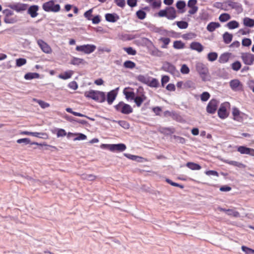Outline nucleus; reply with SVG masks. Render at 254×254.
Listing matches in <instances>:
<instances>
[{
  "label": "nucleus",
  "mask_w": 254,
  "mask_h": 254,
  "mask_svg": "<svg viewBox=\"0 0 254 254\" xmlns=\"http://www.w3.org/2000/svg\"><path fill=\"white\" fill-rule=\"evenodd\" d=\"M85 97L91 98L99 102H103L106 100V95L104 92L99 91L90 90L84 93Z\"/></svg>",
  "instance_id": "1"
},
{
  "label": "nucleus",
  "mask_w": 254,
  "mask_h": 254,
  "mask_svg": "<svg viewBox=\"0 0 254 254\" xmlns=\"http://www.w3.org/2000/svg\"><path fill=\"white\" fill-rule=\"evenodd\" d=\"M195 69L203 81L208 80V69L205 64L201 63H197L195 64Z\"/></svg>",
  "instance_id": "2"
},
{
  "label": "nucleus",
  "mask_w": 254,
  "mask_h": 254,
  "mask_svg": "<svg viewBox=\"0 0 254 254\" xmlns=\"http://www.w3.org/2000/svg\"><path fill=\"white\" fill-rule=\"evenodd\" d=\"M101 148L103 149H107L112 152H123L125 151L127 147L125 144H102Z\"/></svg>",
  "instance_id": "3"
},
{
  "label": "nucleus",
  "mask_w": 254,
  "mask_h": 254,
  "mask_svg": "<svg viewBox=\"0 0 254 254\" xmlns=\"http://www.w3.org/2000/svg\"><path fill=\"white\" fill-rule=\"evenodd\" d=\"M115 107L117 111L124 114H129L133 112V109L129 105L123 102H120Z\"/></svg>",
  "instance_id": "4"
},
{
  "label": "nucleus",
  "mask_w": 254,
  "mask_h": 254,
  "mask_svg": "<svg viewBox=\"0 0 254 254\" xmlns=\"http://www.w3.org/2000/svg\"><path fill=\"white\" fill-rule=\"evenodd\" d=\"M3 13L4 15V21L6 23H14L17 21L16 17L14 15L13 12L8 9L3 10Z\"/></svg>",
  "instance_id": "5"
},
{
  "label": "nucleus",
  "mask_w": 254,
  "mask_h": 254,
  "mask_svg": "<svg viewBox=\"0 0 254 254\" xmlns=\"http://www.w3.org/2000/svg\"><path fill=\"white\" fill-rule=\"evenodd\" d=\"M43 8L46 11L58 12L60 10V5L55 4L53 1H49L43 4Z\"/></svg>",
  "instance_id": "6"
},
{
  "label": "nucleus",
  "mask_w": 254,
  "mask_h": 254,
  "mask_svg": "<svg viewBox=\"0 0 254 254\" xmlns=\"http://www.w3.org/2000/svg\"><path fill=\"white\" fill-rule=\"evenodd\" d=\"M95 49L96 46L95 45L89 44L77 46L76 47V51L82 52L86 54H89L93 52Z\"/></svg>",
  "instance_id": "7"
},
{
  "label": "nucleus",
  "mask_w": 254,
  "mask_h": 254,
  "mask_svg": "<svg viewBox=\"0 0 254 254\" xmlns=\"http://www.w3.org/2000/svg\"><path fill=\"white\" fill-rule=\"evenodd\" d=\"M230 104L228 102H225L222 104L218 111V115L221 119H224L228 116V113L227 109L229 108Z\"/></svg>",
  "instance_id": "8"
},
{
  "label": "nucleus",
  "mask_w": 254,
  "mask_h": 254,
  "mask_svg": "<svg viewBox=\"0 0 254 254\" xmlns=\"http://www.w3.org/2000/svg\"><path fill=\"white\" fill-rule=\"evenodd\" d=\"M219 103V101L216 99L211 100L206 107L207 112L210 114H214L217 109Z\"/></svg>",
  "instance_id": "9"
},
{
  "label": "nucleus",
  "mask_w": 254,
  "mask_h": 254,
  "mask_svg": "<svg viewBox=\"0 0 254 254\" xmlns=\"http://www.w3.org/2000/svg\"><path fill=\"white\" fill-rule=\"evenodd\" d=\"M243 62L247 65H252L254 62V55L244 53L241 54Z\"/></svg>",
  "instance_id": "10"
},
{
  "label": "nucleus",
  "mask_w": 254,
  "mask_h": 254,
  "mask_svg": "<svg viewBox=\"0 0 254 254\" xmlns=\"http://www.w3.org/2000/svg\"><path fill=\"white\" fill-rule=\"evenodd\" d=\"M232 115L234 120L241 122L243 121L245 114L241 112L238 108L234 107L232 110Z\"/></svg>",
  "instance_id": "11"
},
{
  "label": "nucleus",
  "mask_w": 254,
  "mask_h": 254,
  "mask_svg": "<svg viewBox=\"0 0 254 254\" xmlns=\"http://www.w3.org/2000/svg\"><path fill=\"white\" fill-rule=\"evenodd\" d=\"M197 3L196 0H189L188 2V6L190 8L188 11L190 14H194L198 11V7L196 6Z\"/></svg>",
  "instance_id": "12"
},
{
  "label": "nucleus",
  "mask_w": 254,
  "mask_h": 254,
  "mask_svg": "<svg viewBox=\"0 0 254 254\" xmlns=\"http://www.w3.org/2000/svg\"><path fill=\"white\" fill-rule=\"evenodd\" d=\"M9 7L16 12H19L25 10L27 8V4L21 3L11 4Z\"/></svg>",
  "instance_id": "13"
},
{
  "label": "nucleus",
  "mask_w": 254,
  "mask_h": 254,
  "mask_svg": "<svg viewBox=\"0 0 254 254\" xmlns=\"http://www.w3.org/2000/svg\"><path fill=\"white\" fill-rule=\"evenodd\" d=\"M237 151L242 154H247L254 156V149L244 146H240L237 147Z\"/></svg>",
  "instance_id": "14"
},
{
  "label": "nucleus",
  "mask_w": 254,
  "mask_h": 254,
  "mask_svg": "<svg viewBox=\"0 0 254 254\" xmlns=\"http://www.w3.org/2000/svg\"><path fill=\"white\" fill-rule=\"evenodd\" d=\"M37 43L43 52L46 54H50L52 52V49L50 46L42 40H38Z\"/></svg>",
  "instance_id": "15"
},
{
  "label": "nucleus",
  "mask_w": 254,
  "mask_h": 254,
  "mask_svg": "<svg viewBox=\"0 0 254 254\" xmlns=\"http://www.w3.org/2000/svg\"><path fill=\"white\" fill-rule=\"evenodd\" d=\"M162 68L167 71L171 73H174L176 70L174 65L168 62H165L163 64Z\"/></svg>",
  "instance_id": "16"
},
{
  "label": "nucleus",
  "mask_w": 254,
  "mask_h": 254,
  "mask_svg": "<svg viewBox=\"0 0 254 254\" xmlns=\"http://www.w3.org/2000/svg\"><path fill=\"white\" fill-rule=\"evenodd\" d=\"M21 134L23 135H31L33 136L42 138H48V135L46 133H41V132H29V131H23L21 133Z\"/></svg>",
  "instance_id": "17"
},
{
  "label": "nucleus",
  "mask_w": 254,
  "mask_h": 254,
  "mask_svg": "<svg viewBox=\"0 0 254 254\" xmlns=\"http://www.w3.org/2000/svg\"><path fill=\"white\" fill-rule=\"evenodd\" d=\"M231 88L235 91L239 90L242 89V85L240 81L238 79H234L230 82Z\"/></svg>",
  "instance_id": "18"
},
{
  "label": "nucleus",
  "mask_w": 254,
  "mask_h": 254,
  "mask_svg": "<svg viewBox=\"0 0 254 254\" xmlns=\"http://www.w3.org/2000/svg\"><path fill=\"white\" fill-rule=\"evenodd\" d=\"M167 18L169 20H173L177 17L176 10L173 7H167Z\"/></svg>",
  "instance_id": "19"
},
{
  "label": "nucleus",
  "mask_w": 254,
  "mask_h": 254,
  "mask_svg": "<svg viewBox=\"0 0 254 254\" xmlns=\"http://www.w3.org/2000/svg\"><path fill=\"white\" fill-rule=\"evenodd\" d=\"M38 10L39 6L38 5H32L29 7L27 13L30 14L31 17L35 18L38 15L37 12Z\"/></svg>",
  "instance_id": "20"
},
{
  "label": "nucleus",
  "mask_w": 254,
  "mask_h": 254,
  "mask_svg": "<svg viewBox=\"0 0 254 254\" xmlns=\"http://www.w3.org/2000/svg\"><path fill=\"white\" fill-rule=\"evenodd\" d=\"M106 20L110 22H115L120 18L116 13H107L105 15Z\"/></svg>",
  "instance_id": "21"
},
{
  "label": "nucleus",
  "mask_w": 254,
  "mask_h": 254,
  "mask_svg": "<svg viewBox=\"0 0 254 254\" xmlns=\"http://www.w3.org/2000/svg\"><path fill=\"white\" fill-rule=\"evenodd\" d=\"M74 72L73 70H68L58 75V77L63 80H66L71 77Z\"/></svg>",
  "instance_id": "22"
},
{
  "label": "nucleus",
  "mask_w": 254,
  "mask_h": 254,
  "mask_svg": "<svg viewBox=\"0 0 254 254\" xmlns=\"http://www.w3.org/2000/svg\"><path fill=\"white\" fill-rule=\"evenodd\" d=\"M190 48L193 50L197 51L198 52H201L203 49L202 45L196 42H192L190 45Z\"/></svg>",
  "instance_id": "23"
},
{
  "label": "nucleus",
  "mask_w": 254,
  "mask_h": 254,
  "mask_svg": "<svg viewBox=\"0 0 254 254\" xmlns=\"http://www.w3.org/2000/svg\"><path fill=\"white\" fill-rule=\"evenodd\" d=\"M146 99V96L144 94H141L137 96H135L134 101L137 107H140L142 102Z\"/></svg>",
  "instance_id": "24"
},
{
  "label": "nucleus",
  "mask_w": 254,
  "mask_h": 254,
  "mask_svg": "<svg viewBox=\"0 0 254 254\" xmlns=\"http://www.w3.org/2000/svg\"><path fill=\"white\" fill-rule=\"evenodd\" d=\"M116 96L117 93L114 90H112L108 93L107 100L109 104L111 105L113 103L116 97Z\"/></svg>",
  "instance_id": "25"
},
{
  "label": "nucleus",
  "mask_w": 254,
  "mask_h": 254,
  "mask_svg": "<svg viewBox=\"0 0 254 254\" xmlns=\"http://www.w3.org/2000/svg\"><path fill=\"white\" fill-rule=\"evenodd\" d=\"M86 63L83 59L76 57L72 58L70 61V64L75 65H78L80 64H84Z\"/></svg>",
  "instance_id": "26"
},
{
  "label": "nucleus",
  "mask_w": 254,
  "mask_h": 254,
  "mask_svg": "<svg viewBox=\"0 0 254 254\" xmlns=\"http://www.w3.org/2000/svg\"><path fill=\"white\" fill-rule=\"evenodd\" d=\"M159 41L162 43L161 48L163 49H166L167 48V46L169 44L171 40L169 38L161 37L159 39Z\"/></svg>",
  "instance_id": "27"
},
{
  "label": "nucleus",
  "mask_w": 254,
  "mask_h": 254,
  "mask_svg": "<svg viewBox=\"0 0 254 254\" xmlns=\"http://www.w3.org/2000/svg\"><path fill=\"white\" fill-rule=\"evenodd\" d=\"M243 23L247 27H253L254 26V20L249 17L244 18Z\"/></svg>",
  "instance_id": "28"
},
{
  "label": "nucleus",
  "mask_w": 254,
  "mask_h": 254,
  "mask_svg": "<svg viewBox=\"0 0 254 254\" xmlns=\"http://www.w3.org/2000/svg\"><path fill=\"white\" fill-rule=\"evenodd\" d=\"M220 24L217 22H210L207 26V29L210 32L214 31L216 28H218Z\"/></svg>",
  "instance_id": "29"
},
{
  "label": "nucleus",
  "mask_w": 254,
  "mask_h": 254,
  "mask_svg": "<svg viewBox=\"0 0 254 254\" xmlns=\"http://www.w3.org/2000/svg\"><path fill=\"white\" fill-rule=\"evenodd\" d=\"M186 165L192 170H199L201 169V166L199 165L192 162H188Z\"/></svg>",
  "instance_id": "30"
},
{
  "label": "nucleus",
  "mask_w": 254,
  "mask_h": 254,
  "mask_svg": "<svg viewBox=\"0 0 254 254\" xmlns=\"http://www.w3.org/2000/svg\"><path fill=\"white\" fill-rule=\"evenodd\" d=\"M232 35L227 32L223 34V40L226 44H229L232 40Z\"/></svg>",
  "instance_id": "31"
},
{
  "label": "nucleus",
  "mask_w": 254,
  "mask_h": 254,
  "mask_svg": "<svg viewBox=\"0 0 254 254\" xmlns=\"http://www.w3.org/2000/svg\"><path fill=\"white\" fill-rule=\"evenodd\" d=\"M173 47L176 49H183L185 48V44L181 41H175L173 43Z\"/></svg>",
  "instance_id": "32"
},
{
  "label": "nucleus",
  "mask_w": 254,
  "mask_h": 254,
  "mask_svg": "<svg viewBox=\"0 0 254 254\" xmlns=\"http://www.w3.org/2000/svg\"><path fill=\"white\" fill-rule=\"evenodd\" d=\"M227 26L230 29H233L238 28L239 27V24L237 21L233 20L228 22L227 24Z\"/></svg>",
  "instance_id": "33"
},
{
  "label": "nucleus",
  "mask_w": 254,
  "mask_h": 254,
  "mask_svg": "<svg viewBox=\"0 0 254 254\" xmlns=\"http://www.w3.org/2000/svg\"><path fill=\"white\" fill-rule=\"evenodd\" d=\"M39 77V74L37 73H28L24 75L25 79L27 80H30L33 78H38Z\"/></svg>",
  "instance_id": "34"
},
{
  "label": "nucleus",
  "mask_w": 254,
  "mask_h": 254,
  "mask_svg": "<svg viewBox=\"0 0 254 254\" xmlns=\"http://www.w3.org/2000/svg\"><path fill=\"white\" fill-rule=\"evenodd\" d=\"M196 37V34L193 32H190L183 35L182 37L185 40H191Z\"/></svg>",
  "instance_id": "35"
},
{
  "label": "nucleus",
  "mask_w": 254,
  "mask_h": 254,
  "mask_svg": "<svg viewBox=\"0 0 254 254\" xmlns=\"http://www.w3.org/2000/svg\"><path fill=\"white\" fill-rule=\"evenodd\" d=\"M231 18L230 15L228 13H224L221 14L219 17V20L222 22H226Z\"/></svg>",
  "instance_id": "36"
},
{
  "label": "nucleus",
  "mask_w": 254,
  "mask_h": 254,
  "mask_svg": "<svg viewBox=\"0 0 254 254\" xmlns=\"http://www.w3.org/2000/svg\"><path fill=\"white\" fill-rule=\"evenodd\" d=\"M148 85L152 87H158L159 85L158 80L156 78H152L148 81Z\"/></svg>",
  "instance_id": "37"
},
{
  "label": "nucleus",
  "mask_w": 254,
  "mask_h": 254,
  "mask_svg": "<svg viewBox=\"0 0 254 254\" xmlns=\"http://www.w3.org/2000/svg\"><path fill=\"white\" fill-rule=\"evenodd\" d=\"M124 93L127 100H133L135 97V94L132 91H127L124 90Z\"/></svg>",
  "instance_id": "38"
},
{
  "label": "nucleus",
  "mask_w": 254,
  "mask_h": 254,
  "mask_svg": "<svg viewBox=\"0 0 254 254\" xmlns=\"http://www.w3.org/2000/svg\"><path fill=\"white\" fill-rule=\"evenodd\" d=\"M229 59L228 54H223L221 55L219 58V61L221 63H225L228 62Z\"/></svg>",
  "instance_id": "39"
},
{
  "label": "nucleus",
  "mask_w": 254,
  "mask_h": 254,
  "mask_svg": "<svg viewBox=\"0 0 254 254\" xmlns=\"http://www.w3.org/2000/svg\"><path fill=\"white\" fill-rule=\"evenodd\" d=\"M227 3L228 5L232 8L238 9L240 7V4L239 3L235 2L233 0H229Z\"/></svg>",
  "instance_id": "40"
},
{
  "label": "nucleus",
  "mask_w": 254,
  "mask_h": 254,
  "mask_svg": "<svg viewBox=\"0 0 254 254\" xmlns=\"http://www.w3.org/2000/svg\"><path fill=\"white\" fill-rule=\"evenodd\" d=\"M176 23L180 29H186L189 25L188 22L184 21H177Z\"/></svg>",
  "instance_id": "41"
},
{
  "label": "nucleus",
  "mask_w": 254,
  "mask_h": 254,
  "mask_svg": "<svg viewBox=\"0 0 254 254\" xmlns=\"http://www.w3.org/2000/svg\"><path fill=\"white\" fill-rule=\"evenodd\" d=\"M218 57V55L215 52H211L208 54L207 58L208 60L210 62H213L215 61Z\"/></svg>",
  "instance_id": "42"
},
{
  "label": "nucleus",
  "mask_w": 254,
  "mask_h": 254,
  "mask_svg": "<svg viewBox=\"0 0 254 254\" xmlns=\"http://www.w3.org/2000/svg\"><path fill=\"white\" fill-rule=\"evenodd\" d=\"M124 65L126 68L132 69L135 67V64L132 61H127L124 63Z\"/></svg>",
  "instance_id": "43"
},
{
  "label": "nucleus",
  "mask_w": 254,
  "mask_h": 254,
  "mask_svg": "<svg viewBox=\"0 0 254 254\" xmlns=\"http://www.w3.org/2000/svg\"><path fill=\"white\" fill-rule=\"evenodd\" d=\"M227 214L228 215L232 216L235 217H239L240 216L239 213L233 209L227 210Z\"/></svg>",
  "instance_id": "44"
},
{
  "label": "nucleus",
  "mask_w": 254,
  "mask_h": 254,
  "mask_svg": "<svg viewBox=\"0 0 254 254\" xmlns=\"http://www.w3.org/2000/svg\"><path fill=\"white\" fill-rule=\"evenodd\" d=\"M186 5V2L184 0H179L176 3V7L179 10L183 9Z\"/></svg>",
  "instance_id": "45"
},
{
  "label": "nucleus",
  "mask_w": 254,
  "mask_h": 254,
  "mask_svg": "<svg viewBox=\"0 0 254 254\" xmlns=\"http://www.w3.org/2000/svg\"><path fill=\"white\" fill-rule=\"evenodd\" d=\"M184 87L185 88H195V84L194 83L190 81V80H188L184 84Z\"/></svg>",
  "instance_id": "46"
},
{
  "label": "nucleus",
  "mask_w": 254,
  "mask_h": 254,
  "mask_svg": "<svg viewBox=\"0 0 254 254\" xmlns=\"http://www.w3.org/2000/svg\"><path fill=\"white\" fill-rule=\"evenodd\" d=\"M37 103L41 106V107L43 109H45L50 106V104L47 102H45L42 100H35Z\"/></svg>",
  "instance_id": "47"
},
{
  "label": "nucleus",
  "mask_w": 254,
  "mask_h": 254,
  "mask_svg": "<svg viewBox=\"0 0 254 254\" xmlns=\"http://www.w3.org/2000/svg\"><path fill=\"white\" fill-rule=\"evenodd\" d=\"M124 50L130 55L134 56L136 54V51L131 47L124 48Z\"/></svg>",
  "instance_id": "48"
},
{
  "label": "nucleus",
  "mask_w": 254,
  "mask_h": 254,
  "mask_svg": "<svg viewBox=\"0 0 254 254\" xmlns=\"http://www.w3.org/2000/svg\"><path fill=\"white\" fill-rule=\"evenodd\" d=\"M242 250L246 254H254V250H253L246 246H242Z\"/></svg>",
  "instance_id": "49"
},
{
  "label": "nucleus",
  "mask_w": 254,
  "mask_h": 254,
  "mask_svg": "<svg viewBox=\"0 0 254 254\" xmlns=\"http://www.w3.org/2000/svg\"><path fill=\"white\" fill-rule=\"evenodd\" d=\"M180 71L182 73L187 74L190 72V69L186 64H184L182 65Z\"/></svg>",
  "instance_id": "50"
},
{
  "label": "nucleus",
  "mask_w": 254,
  "mask_h": 254,
  "mask_svg": "<svg viewBox=\"0 0 254 254\" xmlns=\"http://www.w3.org/2000/svg\"><path fill=\"white\" fill-rule=\"evenodd\" d=\"M210 96V94L208 92H204L201 94L200 96L201 100L202 101H206L209 99Z\"/></svg>",
  "instance_id": "51"
},
{
  "label": "nucleus",
  "mask_w": 254,
  "mask_h": 254,
  "mask_svg": "<svg viewBox=\"0 0 254 254\" xmlns=\"http://www.w3.org/2000/svg\"><path fill=\"white\" fill-rule=\"evenodd\" d=\"M26 63V60L23 58L17 59L16 61V64L17 66H21Z\"/></svg>",
  "instance_id": "52"
},
{
  "label": "nucleus",
  "mask_w": 254,
  "mask_h": 254,
  "mask_svg": "<svg viewBox=\"0 0 254 254\" xmlns=\"http://www.w3.org/2000/svg\"><path fill=\"white\" fill-rule=\"evenodd\" d=\"M119 125L125 129H128L129 127V124L125 121H119L117 122Z\"/></svg>",
  "instance_id": "53"
},
{
  "label": "nucleus",
  "mask_w": 254,
  "mask_h": 254,
  "mask_svg": "<svg viewBox=\"0 0 254 254\" xmlns=\"http://www.w3.org/2000/svg\"><path fill=\"white\" fill-rule=\"evenodd\" d=\"M136 15L139 19H144L146 17V13L144 11L140 10L136 12Z\"/></svg>",
  "instance_id": "54"
},
{
  "label": "nucleus",
  "mask_w": 254,
  "mask_h": 254,
  "mask_svg": "<svg viewBox=\"0 0 254 254\" xmlns=\"http://www.w3.org/2000/svg\"><path fill=\"white\" fill-rule=\"evenodd\" d=\"M241 67V64L240 62L237 61L232 64V68L235 71L239 70Z\"/></svg>",
  "instance_id": "55"
},
{
  "label": "nucleus",
  "mask_w": 254,
  "mask_h": 254,
  "mask_svg": "<svg viewBox=\"0 0 254 254\" xmlns=\"http://www.w3.org/2000/svg\"><path fill=\"white\" fill-rule=\"evenodd\" d=\"M252 44V41L250 39L245 38L242 40V44L243 46L249 47Z\"/></svg>",
  "instance_id": "56"
},
{
  "label": "nucleus",
  "mask_w": 254,
  "mask_h": 254,
  "mask_svg": "<svg viewBox=\"0 0 254 254\" xmlns=\"http://www.w3.org/2000/svg\"><path fill=\"white\" fill-rule=\"evenodd\" d=\"M148 28L150 29L151 31L154 32L155 33H160L161 31V29L160 28L157 27L152 24H149Z\"/></svg>",
  "instance_id": "57"
},
{
  "label": "nucleus",
  "mask_w": 254,
  "mask_h": 254,
  "mask_svg": "<svg viewBox=\"0 0 254 254\" xmlns=\"http://www.w3.org/2000/svg\"><path fill=\"white\" fill-rule=\"evenodd\" d=\"M115 3L119 7H124L126 5V1L125 0H114Z\"/></svg>",
  "instance_id": "58"
},
{
  "label": "nucleus",
  "mask_w": 254,
  "mask_h": 254,
  "mask_svg": "<svg viewBox=\"0 0 254 254\" xmlns=\"http://www.w3.org/2000/svg\"><path fill=\"white\" fill-rule=\"evenodd\" d=\"M166 181L169 184H170L171 185L173 186H175V187H179L181 189H183L184 188V186L183 185H181L180 184H179L178 183H174L173 182H172L171 180L169 179H167L166 180Z\"/></svg>",
  "instance_id": "59"
},
{
  "label": "nucleus",
  "mask_w": 254,
  "mask_h": 254,
  "mask_svg": "<svg viewBox=\"0 0 254 254\" xmlns=\"http://www.w3.org/2000/svg\"><path fill=\"white\" fill-rule=\"evenodd\" d=\"M75 135L77 137L74 139V140H85L87 138L86 136L82 133H77Z\"/></svg>",
  "instance_id": "60"
},
{
  "label": "nucleus",
  "mask_w": 254,
  "mask_h": 254,
  "mask_svg": "<svg viewBox=\"0 0 254 254\" xmlns=\"http://www.w3.org/2000/svg\"><path fill=\"white\" fill-rule=\"evenodd\" d=\"M161 4V0H154L152 3V6L154 8H159Z\"/></svg>",
  "instance_id": "61"
},
{
  "label": "nucleus",
  "mask_w": 254,
  "mask_h": 254,
  "mask_svg": "<svg viewBox=\"0 0 254 254\" xmlns=\"http://www.w3.org/2000/svg\"><path fill=\"white\" fill-rule=\"evenodd\" d=\"M68 86L69 88L73 90H76L78 87L77 83L74 81L69 82L68 84Z\"/></svg>",
  "instance_id": "62"
},
{
  "label": "nucleus",
  "mask_w": 254,
  "mask_h": 254,
  "mask_svg": "<svg viewBox=\"0 0 254 254\" xmlns=\"http://www.w3.org/2000/svg\"><path fill=\"white\" fill-rule=\"evenodd\" d=\"M17 142L18 143H23L25 144H27L30 143V140L28 138H21L18 139Z\"/></svg>",
  "instance_id": "63"
},
{
  "label": "nucleus",
  "mask_w": 254,
  "mask_h": 254,
  "mask_svg": "<svg viewBox=\"0 0 254 254\" xmlns=\"http://www.w3.org/2000/svg\"><path fill=\"white\" fill-rule=\"evenodd\" d=\"M66 134V133L64 129H59L57 133V135L58 137L64 136Z\"/></svg>",
  "instance_id": "64"
}]
</instances>
